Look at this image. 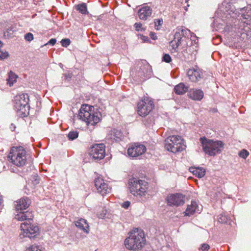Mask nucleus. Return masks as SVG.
Here are the masks:
<instances>
[{"mask_svg": "<svg viewBox=\"0 0 251 251\" xmlns=\"http://www.w3.org/2000/svg\"><path fill=\"white\" fill-rule=\"evenodd\" d=\"M183 142V140L180 136H170L165 140V148L167 151L173 153L181 152L185 149Z\"/></svg>", "mask_w": 251, "mask_h": 251, "instance_id": "nucleus-8", "label": "nucleus"}, {"mask_svg": "<svg viewBox=\"0 0 251 251\" xmlns=\"http://www.w3.org/2000/svg\"><path fill=\"white\" fill-rule=\"evenodd\" d=\"M150 37L153 40H155L157 39V36L155 33L151 32L150 33Z\"/></svg>", "mask_w": 251, "mask_h": 251, "instance_id": "nucleus-42", "label": "nucleus"}, {"mask_svg": "<svg viewBox=\"0 0 251 251\" xmlns=\"http://www.w3.org/2000/svg\"><path fill=\"white\" fill-rule=\"evenodd\" d=\"M61 43L63 47H67L70 44L71 41L69 39L65 38L61 41Z\"/></svg>", "mask_w": 251, "mask_h": 251, "instance_id": "nucleus-33", "label": "nucleus"}, {"mask_svg": "<svg viewBox=\"0 0 251 251\" xmlns=\"http://www.w3.org/2000/svg\"><path fill=\"white\" fill-rule=\"evenodd\" d=\"M10 128L12 131H14L16 128V126L14 124H11L10 126Z\"/></svg>", "mask_w": 251, "mask_h": 251, "instance_id": "nucleus-44", "label": "nucleus"}, {"mask_svg": "<svg viewBox=\"0 0 251 251\" xmlns=\"http://www.w3.org/2000/svg\"><path fill=\"white\" fill-rule=\"evenodd\" d=\"M145 243V234L143 230L138 228L130 232L129 236L125 240L126 249L133 251L141 250Z\"/></svg>", "mask_w": 251, "mask_h": 251, "instance_id": "nucleus-2", "label": "nucleus"}, {"mask_svg": "<svg viewBox=\"0 0 251 251\" xmlns=\"http://www.w3.org/2000/svg\"><path fill=\"white\" fill-rule=\"evenodd\" d=\"M134 26L136 31H142L145 29L142 27V24L140 23H136L134 25Z\"/></svg>", "mask_w": 251, "mask_h": 251, "instance_id": "nucleus-37", "label": "nucleus"}, {"mask_svg": "<svg viewBox=\"0 0 251 251\" xmlns=\"http://www.w3.org/2000/svg\"><path fill=\"white\" fill-rule=\"evenodd\" d=\"M140 37V39L144 42H148L149 40V38L148 36H144L143 35H139Z\"/></svg>", "mask_w": 251, "mask_h": 251, "instance_id": "nucleus-41", "label": "nucleus"}, {"mask_svg": "<svg viewBox=\"0 0 251 251\" xmlns=\"http://www.w3.org/2000/svg\"><path fill=\"white\" fill-rule=\"evenodd\" d=\"M105 155V146L104 144H95L90 149V155L96 161L103 159Z\"/></svg>", "mask_w": 251, "mask_h": 251, "instance_id": "nucleus-11", "label": "nucleus"}, {"mask_svg": "<svg viewBox=\"0 0 251 251\" xmlns=\"http://www.w3.org/2000/svg\"><path fill=\"white\" fill-rule=\"evenodd\" d=\"M210 249V246L209 245L206 243L202 244L201 245L200 248H199V250L201 251H208Z\"/></svg>", "mask_w": 251, "mask_h": 251, "instance_id": "nucleus-35", "label": "nucleus"}, {"mask_svg": "<svg viewBox=\"0 0 251 251\" xmlns=\"http://www.w3.org/2000/svg\"><path fill=\"white\" fill-rule=\"evenodd\" d=\"M239 156L244 159H246L249 155V152L245 149L242 150L239 153Z\"/></svg>", "mask_w": 251, "mask_h": 251, "instance_id": "nucleus-28", "label": "nucleus"}, {"mask_svg": "<svg viewBox=\"0 0 251 251\" xmlns=\"http://www.w3.org/2000/svg\"><path fill=\"white\" fill-rule=\"evenodd\" d=\"M78 136V132L77 131H70L67 135V137L70 140H74L76 139Z\"/></svg>", "mask_w": 251, "mask_h": 251, "instance_id": "nucleus-27", "label": "nucleus"}, {"mask_svg": "<svg viewBox=\"0 0 251 251\" xmlns=\"http://www.w3.org/2000/svg\"><path fill=\"white\" fill-rule=\"evenodd\" d=\"M64 76H65L66 79L69 80V79H70L71 78V75L69 74H64Z\"/></svg>", "mask_w": 251, "mask_h": 251, "instance_id": "nucleus-45", "label": "nucleus"}, {"mask_svg": "<svg viewBox=\"0 0 251 251\" xmlns=\"http://www.w3.org/2000/svg\"><path fill=\"white\" fill-rule=\"evenodd\" d=\"M219 38H220V41H221V37H219Z\"/></svg>", "mask_w": 251, "mask_h": 251, "instance_id": "nucleus-50", "label": "nucleus"}, {"mask_svg": "<svg viewBox=\"0 0 251 251\" xmlns=\"http://www.w3.org/2000/svg\"><path fill=\"white\" fill-rule=\"evenodd\" d=\"M189 0H185V2H187Z\"/></svg>", "mask_w": 251, "mask_h": 251, "instance_id": "nucleus-49", "label": "nucleus"}, {"mask_svg": "<svg viewBox=\"0 0 251 251\" xmlns=\"http://www.w3.org/2000/svg\"><path fill=\"white\" fill-rule=\"evenodd\" d=\"M2 45H3L2 42L1 41H0V47H2Z\"/></svg>", "mask_w": 251, "mask_h": 251, "instance_id": "nucleus-48", "label": "nucleus"}, {"mask_svg": "<svg viewBox=\"0 0 251 251\" xmlns=\"http://www.w3.org/2000/svg\"><path fill=\"white\" fill-rule=\"evenodd\" d=\"M197 207L198 205L197 202L192 201L191 204L188 205L185 211L184 212L185 215L190 216L194 214L196 211Z\"/></svg>", "mask_w": 251, "mask_h": 251, "instance_id": "nucleus-23", "label": "nucleus"}, {"mask_svg": "<svg viewBox=\"0 0 251 251\" xmlns=\"http://www.w3.org/2000/svg\"><path fill=\"white\" fill-rule=\"evenodd\" d=\"M2 200L1 198V197L0 196V205H1V204L2 203Z\"/></svg>", "mask_w": 251, "mask_h": 251, "instance_id": "nucleus-47", "label": "nucleus"}, {"mask_svg": "<svg viewBox=\"0 0 251 251\" xmlns=\"http://www.w3.org/2000/svg\"><path fill=\"white\" fill-rule=\"evenodd\" d=\"M25 39L26 41L30 42L33 40V35L31 33L28 32L25 35Z\"/></svg>", "mask_w": 251, "mask_h": 251, "instance_id": "nucleus-36", "label": "nucleus"}, {"mask_svg": "<svg viewBox=\"0 0 251 251\" xmlns=\"http://www.w3.org/2000/svg\"><path fill=\"white\" fill-rule=\"evenodd\" d=\"M247 16H248V18L246 17V15L245 14H243L242 16H243V18L248 20V21L247 22H246V21H245L244 23H246L247 24H249V23H248V22H250L251 18L250 17V16L249 15H247Z\"/></svg>", "mask_w": 251, "mask_h": 251, "instance_id": "nucleus-43", "label": "nucleus"}, {"mask_svg": "<svg viewBox=\"0 0 251 251\" xmlns=\"http://www.w3.org/2000/svg\"><path fill=\"white\" fill-rule=\"evenodd\" d=\"M191 33L190 30L184 27H178L176 29V32L174 35V41L176 43V48L181 44L184 39H188V34Z\"/></svg>", "mask_w": 251, "mask_h": 251, "instance_id": "nucleus-12", "label": "nucleus"}, {"mask_svg": "<svg viewBox=\"0 0 251 251\" xmlns=\"http://www.w3.org/2000/svg\"><path fill=\"white\" fill-rule=\"evenodd\" d=\"M28 251H43V248L40 246L33 245L29 248Z\"/></svg>", "mask_w": 251, "mask_h": 251, "instance_id": "nucleus-30", "label": "nucleus"}, {"mask_svg": "<svg viewBox=\"0 0 251 251\" xmlns=\"http://www.w3.org/2000/svg\"><path fill=\"white\" fill-rule=\"evenodd\" d=\"M189 86L181 82L174 88V91L177 95H183L188 91Z\"/></svg>", "mask_w": 251, "mask_h": 251, "instance_id": "nucleus-20", "label": "nucleus"}, {"mask_svg": "<svg viewBox=\"0 0 251 251\" xmlns=\"http://www.w3.org/2000/svg\"><path fill=\"white\" fill-rule=\"evenodd\" d=\"M18 76L12 71H10L8 73V77L7 78V83L9 86L13 84L16 81Z\"/></svg>", "mask_w": 251, "mask_h": 251, "instance_id": "nucleus-24", "label": "nucleus"}, {"mask_svg": "<svg viewBox=\"0 0 251 251\" xmlns=\"http://www.w3.org/2000/svg\"><path fill=\"white\" fill-rule=\"evenodd\" d=\"M203 151L210 156H214L222 152L224 148V144L221 141H214L205 137L200 139Z\"/></svg>", "mask_w": 251, "mask_h": 251, "instance_id": "nucleus-4", "label": "nucleus"}, {"mask_svg": "<svg viewBox=\"0 0 251 251\" xmlns=\"http://www.w3.org/2000/svg\"><path fill=\"white\" fill-rule=\"evenodd\" d=\"M28 102L29 96L27 94H21L15 97L14 107L19 116L25 117L28 114Z\"/></svg>", "mask_w": 251, "mask_h": 251, "instance_id": "nucleus-7", "label": "nucleus"}, {"mask_svg": "<svg viewBox=\"0 0 251 251\" xmlns=\"http://www.w3.org/2000/svg\"><path fill=\"white\" fill-rule=\"evenodd\" d=\"M122 136V134L121 132L119 130H116L114 131L113 134V138L116 141H118L120 140Z\"/></svg>", "mask_w": 251, "mask_h": 251, "instance_id": "nucleus-31", "label": "nucleus"}, {"mask_svg": "<svg viewBox=\"0 0 251 251\" xmlns=\"http://www.w3.org/2000/svg\"><path fill=\"white\" fill-rule=\"evenodd\" d=\"M154 23L156 29L158 30L159 28L158 27L162 25L163 20L162 19H155Z\"/></svg>", "mask_w": 251, "mask_h": 251, "instance_id": "nucleus-32", "label": "nucleus"}, {"mask_svg": "<svg viewBox=\"0 0 251 251\" xmlns=\"http://www.w3.org/2000/svg\"><path fill=\"white\" fill-rule=\"evenodd\" d=\"M187 75L192 82H196L202 78V73L199 69H190L187 72Z\"/></svg>", "mask_w": 251, "mask_h": 251, "instance_id": "nucleus-16", "label": "nucleus"}, {"mask_svg": "<svg viewBox=\"0 0 251 251\" xmlns=\"http://www.w3.org/2000/svg\"><path fill=\"white\" fill-rule=\"evenodd\" d=\"M190 36V40L194 44H197L198 43V37H197L195 34L191 32L190 34H188V37Z\"/></svg>", "mask_w": 251, "mask_h": 251, "instance_id": "nucleus-29", "label": "nucleus"}, {"mask_svg": "<svg viewBox=\"0 0 251 251\" xmlns=\"http://www.w3.org/2000/svg\"><path fill=\"white\" fill-rule=\"evenodd\" d=\"M167 202L170 206H180L184 203V196L181 194H171L167 197Z\"/></svg>", "mask_w": 251, "mask_h": 251, "instance_id": "nucleus-15", "label": "nucleus"}, {"mask_svg": "<svg viewBox=\"0 0 251 251\" xmlns=\"http://www.w3.org/2000/svg\"><path fill=\"white\" fill-rule=\"evenodd\" d=\"M188 97L194 100L200 101L204 96V93L201 89H192L188 91Z\"/></svg>", "mask_w": 251, "mask_h": 251, "instance_id": "nucleus-17", "label": "nucleus"}, {"mask_svg": "<svg viewBox=\"0 0 251 251\" xmlns=\"http://www.w3.org/2000/svg\"><path fill=\"white\" fill-rule=\"evenodd\" d=\"M9 161L18 167H23L26 162V151L23 147H13L8 156Z\"/></svg>", "mask_w": 251, "mask_h": 251, "instance_id": "nucleus-6", "label": "nucleus"}, {"mask_svg": "<svg viewBox=\"0 0 251 251\" xmlns=\"http://www.w3.org/2000/svg\"><path fill=\"white\" fill-rule=\"evenodd\" d=\"M15 204V208L17 211L20 210L19 212H23L22 211L26 209L30 203V200L27 197L23 198L17 201Z\"/></svg>", "mask_w": 251, "mask_h": 251, "instance_id": "nucleus-18", "label": "nucleus"}, {"mask_svg": "<svg viewBox=\"0 0 251 251\" xmlns=\"http://www.w3.org/2000/svg\"><path fill=\"white\" fill-rule=\"evenodd\" d=\"M162 60L166 63H170L172 61V58L169 54L165 53L163 56Z\"/></svg>", "mask_w": 251, "mask_h": 251, "instance_id": "nucleus-38", "label": "nucleus"}, {"mask_svg": "<svg viewBox=\"0 0 251 251\" xmlns=\"http://www.w3.org/2000/svg\"><path fill=\"white\" fill-rule=\"evenodd\" d=\"M139 18L142 20H147L152 14V9L149 6L142 7L138 11Z\"/></svg>", "mask_w": 251, "mask_h": 251, "instance_id": "nucleus-19", "label": "nucleus"}, {"mask_svg": "<svg viewBox=\"0 0 251 251\" xmlns=\"http://www.w3.org/2000/svg\"><path fill=\"white\" fill-rule=\"evenodd\" d=\"M130 204V202L129 201H126L123 202L121 204V206L123 208L125 209H127Z\"/></svg>", "mask_w": 251, "mask_h": 251, "instance_id": "nucleus-40", "label": "nucleus"}, {"mask_svg": "<svg viewBox=\"0 0 251 251\" xmlns=\"http://www.w3.org/2000/svg\"><path fill=\"white\" fill-rule=\"evenodd\" d=\"M76 9L82 14L87 15L88 14V11H87V5L85 3H82L76 5Z\"/></svg>", "mask_w": 251, "mask_h": 251, "instance_id": "nucleus-25", "label": "nucleus"}, {"mask_svg": "<svg viewBox=\"0 0 251 251\" xmlns=\"http://www.w3.org/2000/svg\"><path fill=\"white\" fill-rule=\"evenodd\" d=\"M56 42V40L54 38H51L50 39L46 44L44 45V46H47L48 45H50L51 46H54Z\"/></svg>", "mask_w": 251, "mask_h": 251, "instance_id": "nucleus-39", "label": "nucleus"}, {"mask_svg": "<svg viewBox=\"0 0 251 251\" xmlns=\"http://www.w3.org/2000/svg\"><path fill=\"white\" fill-rule=\"evenodd\" d=\"M189 171L199 178L202 177L205 174V170L202 168L191 167L189 168Z\"/></svg>", "mask_w": 251, "mask_h": 251, "instance_id": "nucleus-22", "label": "nucleus"}, {"mask_svg": "<svg viewBox=\"0 0 251 251\" xmlns=\"http://www.w3.org/2000/svg\"><path fill=\"white\" fill-rule=\"evenodd\" d=\"M11 29H12L11 28H7V29L6 32H7V33H9V32L10 31H11Z\"/></svg>", "mask_w": 251, "mask_h": 251, "instance_id": "nucleus-46", "label": "nucleus"}, {"mask_svg": "<svg viewBox=\"0 0 251 251\" xmlns=\"http://www.w3.org/2000/svg\"><path fill=\"white\" fill-rule=\"evenodd\" d=\"M146 151V148L144 145L136 144L128 149L127 154L133 158L143 154Z\"/></svg>", "mask_w": 251, "mask_h": 251, "instance_id": "nucleus-14", "label": "nucleus"}, {"mask_svg": "<svg viewBox=\"0 0 251 251\" xmlns=\"http://www.w3.org/2000/svg\"><path fill=\"white\" fill-rule=\"evenodd\" d=\"M92 106L83 105L79 110L78 116L80 119L86 123L87 125L94 126L100 121V114L94 111Z\"/></svg>", "mask_w": 251, "mask_h": 251, "instance_id": "nucleus-5", "label": "nucleus"}, {"mask_svg": "<svg viewBox=\"0 0 251 251\" xmlns=\"http://www.w3.org/2000/svg\"><path fill=\"white\" fill-rule=\"evenodd\" d=\"M138 65L139 66V70L136 73L134 77L137 81L142 82L151 75V66L146 60L139 62Z\"/></svg>", "mask_w": 251, "mask_h": 251, "instance_id": "nucleus-9", "label": "nucleus"}, {"mask_svg": "<svg viewBox=\"0 0 251 251\" xmlns=\"http://www.w3.org/2000/svg\"><path fill=\"white\" fill-rule=\"evenodd\" d=\"M154 107V103L152 100L149 99H144L140 101L137 104V113L141 117L148 115Z\"/></svg>", "mask_w": 251, "mask_h": 251, "instance_id": "nucleus-10", "label": "nucleus"}, {"mask_svg": "<svg viewBox=\"0 0 251 251\" xmlns=\"http://www.w3.org/2000/svg\"><path fill=\"white\" fill-rule=\"evenodd\" d=\"M9 56V53L6 51H1L0 50V59L3 60L6 58H7Z\"/></svg>", "mask_w": 251, "mask_h": 251, "instance_id": "nucleus-34", "label": "nucleus"}, {"mask_svg": "<svg viewBox=\"0 0 251 251\" xmlns=\"http://www.w3.org/2000/svg\"><path fill=\"white\" fill-rule=\"evenodd\" d=\"M33 214L31 211H26L16 215L15 219L18 221H24L21 225L22 232L20 236L27 237L30 239L36 237L39 234L37 226L32 224Z\"/></svg>", "mask_w": 251, "mask_h": 251, "instance_id": "nucleus-1", "label": "nucleus"}, {"mask_svg": "<svg viewBox=\"0 0 251 251\" xmlns=\"http://www.w3.org/2000/svg\"><path fill=\"white\" fill-rule=\"evenodd\" d=\"M94 182L98 192L102 196H104L111 192V188L108 187V184L104 182L101 177L98 176L96 177Z\"/></svg>", "mask_w": 251, "mask_h": 251, "instance_id": "nucleus-13", "label": "nucleus"}, {"mask_svg": "<svg viewBox=\"0 0 251 251\" xmlns=\"http://www.w3.org/2000/svg\"><path fill=\"white\" fill-rule=\"evenodd\" d=\"M75 224L78 228L83 230L86 233H88L89 226L86 220L81 218L75 221Z\"/></svg>", "mask_w": 251, "mask_h": 251, "instance_id": "nucleus-21", "label": "nucleus"}, {"mask_svg": "<svg viewBox=\"0 0 251 251\" xmlns=\"http://www.w3.org/2000/svg\"><path fill=\"white\" fill-rule=\"evenodd\" d=\"M128 186L130 192L133 195L139 198L143 202L147 201L148 198V183L147 181L132 178L129 180Z\"/></svg>", "mask_w": 251, "mask_h": 251, "instance_id": "nucleus-3", "label": "nucleus"}, {"mask_svg": "<svg viewBox=\"0 0 251 251\" xmlns=\"http://www.w3.org/2000/svg\"><path fill=\"white\" fill-rule=\"evenodd\" d=\"M217 220L220 223L226 224L228 222L229 218L225 213H221L218 216Z\"/></svg>", "mask_w": 251, "mask_h": 251, "instance_id": "nucleus-26", "label": "nucleus"}]
</instances>
